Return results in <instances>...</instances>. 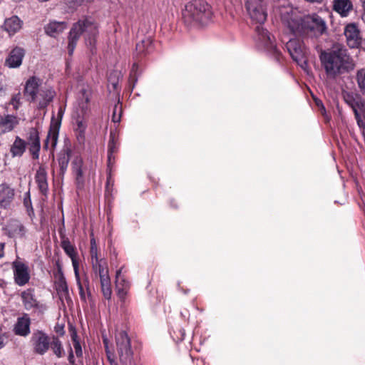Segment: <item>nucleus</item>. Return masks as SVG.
Returning <instances> with one entry per match:
<instances>
[{"label": "nucleus", "instance_id": "50", "mask_svg": "<svg viewBox=\"0 0 365 365\" xmlns=\"http://www.w3.org/2000/svg\"><path fill=\"white\" fill-rule=\"evenodd\" d=\"M351 107H352L353 111L354 113L355 119H356V123H357L358 120H361V115H360V114L358 112L356 106H355L354 104H351Z\"/></svg>", "mask_w": 365, "mask_h": 365}, {"label": "nucleus", "instance_id": "48", "mask_svg": "<svg viewBox=\"0 0 365 365\" xmlns=\"http://www.w3.org/2000/svg\"><path fill=\"white\" fill-rule=\"evenodd\" d=\"M106 353L110 365H118V361L115 358L114 354L110 350H107Z\"/></svg>", "mask_w": 365, "mask_h": 365}, {"label": "nucleus", "instance_id": "46", "mask_svg": "<svg viewBox=\"0 0 365 365\" xmlns=\"http://www.w3.org/2000/svg\"><path fill=\"white\" fill-rule=\"evenodd\" d=\"M108 169L110 170L111 167ZM113 186V180H112L110 172L107 176L106 185V194L112 191Z\"/></svg>", "mask_w": 365, "mask_h": 365}, {"label": "nucleus", "instance_id": "2", "mask_svg": "<svg viewBox=\"0 0 365 365\" xmlns=\"http://www.w3.org/2000/svg\"><path fill=\"white\" fill-rule=\"evenodd\" d=\"M319 59L327 75L331 78L347 71L351 61L347 48L341 44L334 45L329 51L322 50Z\"/></svg>", "mask_w": 365, "mask_h": 365}, {"label": "nucleus", "instance_id": "47", "mask_svg": "<svg viewBox=\"0 0 365 365\" xmlns=\"http://www.w3.org/2000/svg\"><path fill=\"white\" fill-rule=\"evenodd\" d=\"M91 0H69L68 4L69 7L72 9H76L78 6L82 5L84 3L89 2Z\"/></svg>", "mask_w": 365, "mask_h": 365}, {"label": "nucleus", "instance_id": "42", "mask_svg": "<svg viewBox=\"0 0 365 365\" xmlns=\"http://www.w3.org/2000/svg\"><path fill=\"white\" fill-rule=\"evenodd\" d=\"M23 203H24V207L26 209V212H27L28 215L30 217L34 215V208L32 206V202H31V195H30L29 191L26 192L24 194Z\"/></svg>", "mask_w": 365, "mask_h": 365}, {"label": "nucleus", "instance_id": "38", "mask_svg": "<svg viewBox=\"0 0 365 365\" xmlns=\"http://www.w3.org/2000/svg\"><path fill=\"white\" fill-rule=\"evenodd\" d=\"M122 271H123V267H120V269H118L115 273V287H116L118 295L120 298H123L125 296L126 289L128 288V287L120 286V273L122 272Z\"/></svg>", "mask_w": 365, "mask_h": 365}, {"label": "nucleus", "instance_id": "49", "mask_svg": "<svg viewBox=\"0 0 365 365\" xmlns=\"http://www.w3.org/2000/svg\"><path fill=\"white\" fill-rule=\"evenodd\" d=\"M54 331L58 335L63 336L65 334L64 325L57 323L54 327Z\"/></svg>", "mask_w": 365, "mask_h": 365}, {"label": "nucleus", "instance_id": "16", "mask_svg": "<svg viewBox=\"0 0 365 365\" xmlns=\"http://www.w3.org/2000/svg\"><path fill=\"white\" fill-rule=\"evenodd\" d=\"M34 351L43 355L49 349L50 341L48 336L43 331H37L32 337Z\"/></svg>", "mask_w": 365, "mask_h": 365}, {"label": "nucleus", "instance_id": "37", "mask_svg": "<svg viewBox=\"0 0 365 365\" xmlns=\"http://www.w3.org/2000/svg\"><path fill=\"white\" fill-rule=\"evenodd\" d=\"M51 349H52L54 354L58 357L61 358L63 356V349L62 346L61 341L57 336H53L52 341L50 342Z\"/></svg>", "mask_w": 365, "mask_h": 365}, {"label": "nucleus", "instance_id": "43", "mask_svg": "<svg viewBox=\"0 0 365 365\" xmlns=\"http://www.w3.org/2000/svg\"><path fill=\"white\" fill-rule=\"evenodd\" d=\"M75 278H76V283H77V285H78V289H79L80 298H81V301H83L84 302H86V293L84 292V289H83V284H82V283L81 282L79 271L78 272V274L75 275Z\"/></svg>", "mask_w": 365, "mask_h": 365}, {"label": "nucleus", "instance_id": "62", "mask_svg": "<svg viewBox=\"0 0 365 365\" xmlns=\"http://www.w3.org/2000/svg\"><path fill=\"white\" fill-rule=\"evenodd\" d=\"M320 103H321V105H322V108H323L324 110H325V108H324V105L322 104V102H320Z\"/></svg>", "mask_w": 365, "mask_h": 365}, {"label": "nucleus", "instance_id": "20", "mask_svg": "<svg viewBox=\"0 0 365 365\" xmlns=\"http://www.w3.org/2000/svg\"><path fill=\"white\" fill-rule=\"evenodd\" d=\"M14 190L6 183L0 184V207L7 209L14 198Z\"/></svg>", "mask_w": 365, "mask_h": 365}, {"label": "nucleus", "instance_id": "6", "mask_svg": "<svg viewBox=\"0 0 365 365\" xmlns=\"http://www.w3.org/2000/svg\"><path fill=\"white\" fill-rule=\"evenodd\" d=\"M115 343L121 364L131 365L133 353L131 349L130 339L125 331L120 330L116 331Z\"/></svg>", "mask_w": 365, "mask_h": 365}, {"label": "nucleus", "instance_id": "59", "mask_svg": "<svg viewBox=\"0 0 365 365\" xmlns=\"http://www.w3.org/2000/svg\"><path fill=\"white\" fill-rule=\"evenodd\" d=\"M363 9H364V13L361 16V19H362L363 21L365 23V6L363 7Z\"/></svg>", "mask_w": 365, "mask_h": 365}, {"label": "nucleus", "instance_id": "21", "mask_svg": "<svg viewBox=\"0 0 365 365\" xmlns=\"http://www.w3.org/2000/svg\"><path fill=\"white\" fill-rule=\"evenodd\" d=\"M35 180L41 194L47 197L48 194V175L44 167L40 166L36 170Z\"/></svg>", "mask_w": 365, "mask_h": 365}, {"label": "nucleus", "instance_id": "3", "mask_svg": "<svg viewBox=\"0 0 365 365\" xmlns=\"http://www.w3.org/2000/svg\"><path fill=\"white\" fill-rule=\"evenodd\" d=\"M98 26L91 18L79 19L74 23L68 36V53L70 56L73 54L77 43L81 35L84 34L87 46L92 50L96 47L98 36Z\"/></svg>", "mask_w": 365, "mask_h": 365}, {"label": "nucleus", "instance_id": "63", "mask_svg": "<svg viewBox=\"0 0 365 365\" xmlns=\"http://www.w3.org/2000/svg\"><path fill=\"white\" fill-rule=\"evenodd\" d=\"M357 107H359V103H356Z\"/></svg>", "mask_w": 365, "mask_h": 365}, {"label": "nucleus", "instance_id": "12", "mask_svg": "<svg viewBox=\"0 0 365 365\" xmlns=\"http://www.w3.org/2000/svg\"><path fill=\"white\" fill-rule=\"evenodd\" d=\"M153 42L150 38H145L138 42L135 46V51L133 53L135 62L133 63L132 73L138 69V63L141 59L153 51Z\"/></svg>", "mask_w": 365, "mask_h": 365}, {"label": "nucleus", "instance_id": "19", "mask_svg": "<svg viewBox=\"0 0 365 365\" xmlns=\"http://www.w3.org/2000/svg\"><path fill=\"white\" fill-rule=\"evenodd\" d=\"M31 319L28 314L18 317L14 327V332L17 336H27L31 332Z\"/></svg>", "mask_w": 365, "mask_h": 365}, {"label": "nucleus", "instance_id": "54", "mask_svg": "<svg viewBox=\"0 0 365 365\" xmlns=\"http://www.w3.org/2000/svg\"><path fill=\"white\" fill-rule=\"evenodd\" d=\"M4 242H0V259L4 256Z\"/></svg>", "mask_w": 365, "mask_h": 365}, {"label": "nucleus", "instance_id": "41", "mask_svg": "<svg viewBox=\"0 0 365 365\" xmlns=\"http://www.w3.org/2000/svg\"><path fill=\"white\" fill-rule=\"evenodd\" d=\"M87 128V121L83 115H78L76 118L75 132L86 133Z\"/></svg>", "mask_w": 365, "mask_h": 365}, {"label": "nucleus", "instance_id": "58", "mask_svg": "<svg viewBox=\"0 0 365 365\" xmlns=\"http://www.w3.org/2000/svg\"><path fill=\"white\" fill-rule=\"evenodd\" d=\"M86 283H87V287H86L87 293L90 296L91 295V292H90V289H89V287H88V279H86Z\"/></svg>", "mask_w": 365, "mask_h": 365}, {"label": "nucleus", "instance_id": "33", "mask_svg": "<svg viewBox=\"0 0 365 365\" xmlns=\"http://www.w3.org/2000/svg\"><path fill=\"white\" fill-rule=\"evenodd\" d=\"M101 292L106 299H110L112 296V289L110 276L100 279Z\"/></svg>", "mask_w": 365, "mask_h": 365}, {"label": "nucleus", "instance_id": "27", "mask_svg": "<svg viewBox=\"0 0 365 365\" xmlns=\"http://www.w3.org/2000/svg\"><path fill=\"white\" fill-rule=\"evenodd\" d=\"M56 267L57 268V273L55 274V277H58L57 291L61 292L65 296L68 295V287L63 274L61 264L58 260L56 262Z\"/></svg>", "mask_w": 365, "mask_h": 365}, {"label": "nucleus", "instance_id": "34", "mask_svg": "<svg viewBox=\"0 0 365 365\" xmlns=\"http://www.w3.org/2000/svg\"><path fill=\"white\" fill-rule=\"evenodd\" d=\"M70 333H71V339H72V341L73 344V347L75 349L76 354L77 357H81L83 355L81 345L78 339V335H77L76 329L71 326L70 328Z\"/></svg>", "mask_w": 365, "mask_h": 365}, {"label": "nucleus", "instance_id": "23", "mask_svg": "<svg viewBox=\"0 0 365 365\" xmlns=\"http://www.w3.org/2000/svg\"><path fill=\"white\" fill-rule=\"evenodd\" d=\"M40 96L37 108L38 110L46 109L53 101L56 96V91L52 88H41L38 93Z\"/></svg>", "mask_w": 365, "mask_h": 365}, {"label": "nucleus", "instance_id": "28", "mask_svg": "<svg viewBox=\"0 0 365 365\" xmlns=\"http://www.w3.org/2000/svg\"><path fill=\"white\" fill-rule=\"evenodd\" d=\"M333 9L341 17H346L353 9L351 0H334Z\"/></svg>", "mask_w": 365, "mask_h": 365}, {"label": "nucleus", "instance_id": "5", "mask_svg": "<svg viewBox=\"0 0 365 365\" xmlns=\"http://www.w3.org/2000/svg\"><path fill=\"white\" fill-rule=\"evenodd\" d=\"M254 40L259 49L267 51L277 62L281 61L282 53L277 48L274 41L272 39L271 34L264 28L263 24H258L256 26Z\"/></svg>", "mask_w": 365, "mask_h": 365}, {"label": "nucleus", "instance_id": "13", "mask_svg": "<svg viewBox=\"0 0 365 365\" xmlns=\"http://www.w3.org/2000/svg\"><path fill=\"white\" fill-rule=\"evenodd\" d=\"M41 84L42 80L36 76H32L26 80L23 93L27 101L30 103L36 101Z\"/></svg>", "mask_w": 365, "mask_h": 365}, {"label": "nucleus", "instance_id": "55", "mask_svg": "<svg viewBox=\"0 0 365 365\" xmlns=\"http://www.w3.org/2000/svg\"><path fill=\"white\" fill-rule=\"evenodd\" d=\"M103 342L104 344L105 351H107V350H110L108 346V339L106 337H103Z\"/></svg>", "mask_w": 365, "mask_h": 365}, {"label": "nucleus", "instance_id": "35", "mask_svg": "<svg viewBox=\"0 0 365 365\" xmlns=\"http://www.w3.org/2000/svg\"><path fill=\"white\" fill-rule=\"evenodd\" d=\"M120 74V73L117 71H113L110 72V73L109 74L108 78V88L109 90V92H111L110 87L112 88L113 91L118 90Z\"/></svg>", "mask_w": 365, "mask_h": 365}, {"label": "nucleus", "instance_id": "52", "mask_svg": "<svg viewBox=\"0 0 365 365\" xmlns=\"http://www.w3.org/2000/svg\"><path fill=\"white\" fill-rule=\"evenodd\" d=\"M121 274H122V272L120 273V287H129V282L123 277Z\"/></svg>", "mask_w": 365, "mask_h": 365}, {"label": "nucleus", "instance_id": "40", "mask_svg": "<svg viewBox=\"0 0 365 365\" xmlns=\"http://www.w3.org/2000/svg\"><path fill=\"white\" fill-rule=\"evenodd\" d=\"M121 115H122V106L120 103V100L118 101V103L115 104L113 109V113H112V118L111 120L115 123H118L120 122L121 120Z\"/></svg>", "mask_w": 365, "mask_h": 365}, {"label": "nucleus", "instance_id": "39", "mask_svg": "<svg viewBox=\"0 0 365 365\" xmlns=\"http://www.w3.org/2000/svg\"><path fill=\"white\" fill-rule=\"evenodd\" d=\"M356 80L360 91L365 93V68L359 69L356 71Z\"/></svg>", "mask_w": 365, "mask_h": 365}, {"label": "nucleus", "instance_id": "17", "mask_svg": "<svg viewBox=\"0 0 365 365\" xmlns=\"http://www.w3.org/2000/svg\"><path fill=\"white\" fill-rule=\"evenodd\" d=\"M83 166V158L79 155L75 156L71 162V170L75 176L76 185L78 190L82 189L84 187L85 180Z\"/></svg>", "mask_w": 365, "mask_h": 365}, {"label": "nucleus", "instance_id": "4", "mask_svg": "<svg viewBox=\"0 0 365 365\" xmlns=\"http://www.w3.org/2000/svg\"><path fill=\"white\" fill-rule=\"evenodd\" d=\"M212 6L203 0H192L185 5L182 10L184 24L189 27L204 26L212 21Z\"/></svg>", "mask_w": 365, "mask_h": 365}, {"label": "nucleus", "instance_id": "53", "mask_svg": "<svg viewBox=\"0 0 365 365\" xmlns=\"http://www.w3.org/2000/svg\"><path fill=\"white\" fill-rule=\"evenodd\" d=\"M5 339L6 337L4 334L0 333V349L3 348L5 346Z\"/></svg>", "mask_w": 365, "mask_h": 365}, {"label": "nucleus", "instance_id": "45", "mask_svg": "<svg viewBox=\"0 0 365 365\" xmlns=\"http://www.w3.org/2000/svg\"><path fill=\"white\" fill-rule=\"evenodd\" d=\"M21 95L20 92L12 96L11 99V104L13 106L15 110H17L21 105Z\"/></svg>", "mask_w": 365, "mask_h": 365}, {"label": "nucleus", "instance_id": "29", "mask_svg": "<svg viewBox=\"0 0 365 365\" xmlns=\"http://www.w3.org/2000/svg\"><path fill=\"white\" fill-rule=\"evenodd\" d=\"M7 230L10 237H23L26 232L24 225L18 220H11L7 225Z\"/></svg>", "mask_w": 365, "mask_h": 365}, {"label": "nucleus", "instance_id": "36", "mask_svg": "<svg viewBox=\"0 0 365 365\" xmlns=\"http://www.w3.org/2000/svg\"><path fill=\"white\" fill-rule=\"evenodd\" d=\"M80 93L82 98L81 108L83 114H85L88 110V105L91 101V91L83 88L81 89Z\"/></svg>", "mask_w": 365, "mask_h": 365}, {"label": "nucleus", "instance_id": "26", "mask_svg": "<svg viewBox=\"0 0 365 365\" xmlns=\"http://www.w3.org/2000/svg\"><path fill=\"white\" fill-rule=\"evenodd\" d=\"M21 297L24 308L26 310H31V309L38 307V302L35 297L34 289H28L22 292L21 294Z\"/></svg>", "mask_w": 365, "mask_h": 365}, {"label": "nucleus", "instance_id": "7", "mask_svg": "<svg viewBox=\"0 0 365 365\" xmlns=\"http://www.w3.org/2000/svg\"><path fill=\"white\" fill-rule=\"evenodd\" d=\"M245 6L252 22L263 24L267 20L264 0H245Z\"/></svg>", "mask_w": 365, "mask_h": 365}, {"label": "nucleus", "instance_id": "30", "mask_svg": "<svg viewBox=\"0 0 365 365\" xmlns=\"http://www.w3.org/2000/svg\"><path fill=\"white\" fill-rule=\"evenodd\" d=\"M22 24V21L17 16H13L5 20L4 28L11 36L16 34L21 29Z\"/></svg>", "mask_w": 365, "mask_h": 365}, {"label": "nucleus", "instance_id": "57", "mask_svg": "<svg viewBox=\"0 0 365 365\" xmlns=\"http://www.w3.org/2000/svg\"><path fill=\"white\" fill-rule=\"evenodd\" d=\"M68 361L71 364H73L74 362V356L72 350H71V352L69 354Z\"/></svg>", "mask_w": 365, "mask_h": 365}, {"label": "nucleus", "instance_id": "24", "mask_svg": "<svg viewBox=\"0 0 365 365\" xmlns=\"http://www.w3.org/2000/svg\"><path fill=\"white\" fill-rule=\"evenodd\" d=\"M67 24L65 21H50L45 25L44 31L51 37H56L66 29Z\"/></svg>", "mask_w": 365, "mask_h": 365}, {"label": "nucleus", "instance_id": "10", "mask_svg": "<svg viewBox=\"0 0 365 365\" xmlns=\"http://www.w3.org/2000/svg\"><path fill=\"white\" fill-rule=\"evenodd\" d=\"M344 35L349 48H359L362 46L363 38L359 25L356 23H349L344 28Z\"/></svg>", "mask_w": 365, "mask_h": 365}, {"label": "nucleus", "instance_id": "15", "mask_svg": "<svg viewBox=\"0 0 365 365\" xmlns=\"http://www.w3.org/2000/svg\"><path fill=\"white\" fill-rule=\"evenodd\" d=\"M26 51L20 46H15L9 53L5 59L4 65L9 68H19L25 56Z\"/></svg>", "mask_w": 365, "mask_h": 365}, {"label": "nucleus", "instance_id": "25", "mask_svg": "<svg viewBox=\"0 0 365 365\" xmlns=\"http://www.w3.org/2000/svg\"><path fill=\"white\" fill-rule=\"evenodd\" d=\"M119 143L115 134L110 132L108 143V168H110L115 162L114 154L118 152Z\"/></svg>", "mask_w": 365, "mask_h": 365}, {"label": "nucleus", "instance_id": "9", "mask_svg": "<svg viewBox=\"0 0 365 365\" xmlns=\"http://www.w3.org/2000/svg\"><path fill=\"white\" fill-rule=\"evenodd\" d=\"M65 107L60 106L58 110L57 116L53 115L49 127V130L46 139L44 142V148H48V142L51 140V147L55 148L57 145L59 130L61 125L62 119L65 113Z\"/></svg>", "mask_w": 365, "mask_h": 365}, {"label": "nucleus", "instance_id": "31", "mask_svg": "<svg viewBox=\"0 0 365 365\" xmlns=\"http://www.w3.org/2000/svg\"><path fill=\"white\" fill-rule=\"evenodd\" d=\"M18 124L17 118L12 115H6L0 120V133L11 131Z\"/></svg>", "mask_w": 365, "mask_h": 365}, {"label": "nucleus", "instance_id": "51", "mask_svg": "<svg viewBox=\"0 0 365 365\" xmlns=\"http://www.w3.org/2000/svg\"><path fill=\"white\" fill-rule=\"evenodd\" d=\"M76 138L79 143L83 142L85 140V133H81V132H76Z\"/></svg>", "mask_w": 365, "mask_h": 365}, {"label": "nucleus", "instance_id": "56", "mask_svg": "<svg viewBox=\"0 0 365 365\" xmlns=\"http://www.w3.org/2000/svg\"><path fill=\"white\" fill-rule=\"evenodd\" d=\"M356 123L360 128H362L364 130H365V123L362 120H358Z\"/></svg>", "mask_w": 365, "mask_h": 365}, {"label": "nucleus", "instance_id": "1", "mask_svg": "<svg viewBox=\"0 0 365 365\" xmlns=\"http://www.w3.org/2000/svg\"><path fill=\"white\" fill-rule=\"evenodd\" d=\"M287 26L298 38H290L286 43V48L292 58L304 71H307L310 48L318 47V38L327 30L326 21L318 14H312L303 17L290 18Z\"/></svg>", "mask_w": 365, "mask_h": 365}, {"label": "nucleus", "instance_id": "22", "mask_svg": "<svg viewBox=\"0 0 365 365\" xmlns=\"http://www.w3.org/2000/svg\"><path fill=\"white\" fill-rule=\"evenodd\" d=\"M61 245L65 253L71 258L74 274L77 275L79 271V262L77 259V252L75 247L71 245L68 238L62 240Z\"/></svg>", "mask_w": 365, "mask_h": 365}, {"label": "nucleus", "instance_id": "11", "mask_svg": "<svg viewBox=\"0 0 365 365\" xmlns=\"http://www.w3.org/2000/svg\"><path fill=\"white\" fill-rule=\"evenodd\" d=\"M11 269L14 274V280L16 284L22 287L30 280L29 266L21 261L19 257L11 263Z\"/></svg>", "mask_w": 365, "mask_h": 365}, {"label": "nucleus", "instance_id": "18", "mask_svg": "<svg viewBox=\"0 0 365 365\" xmlns=\"http://www.w3.org/2000/svg\"><path fill=\"white\" fill-rule=\"evenodd\" d=\"M27 144L29 145V151L34 160H37L39 158V152L41 149V143L39 133L36 128H31L29 129L28 142Z\"/></svg>", "mask_w": 365, "mask_h": 365}, {"label": "nucleus", "instance_id": "8", "mask_svg": "<svg viewBox=\"0 0 365 365\" xmlns=\"http://www.w3.org/2000/svg\"><path fill=\"white\" fill-rule=\"evenodd\" d=\"M90 244V255L93 272L99 276L100 279L103 278V276L108 277L107 261L105 258L98 257V247L93 237L91 238Z\"/></svg>", "mask_w": 365, "mask_h": 365}, {"label": "nucleus", "instance_id": "14", "mask_svg": "<svg viewBox=\"0 0 365 365\" xmlns=\"http://www.w3.org/2000/svg\"><path fill=\"white\" fill-rule=\"evenodd\" d=\"M71 153V144L67 139L64 141V145L62 149L57 155V161L59 165V174L62 176H63L67 171Z\"/></svg>", "mask_w": 365, "mask_h": 365}, {"label": "nucleus", "instance_id": "44", "mask_svg": "<svg viewBox=\"0 0 365 365\" xmlns=\"http://www.w3.org/2000/svg\"><path fill=\"white\" fill-rule=\"evenodd\" d=\"M173 334L172 337L176 342L182 341L185 336V331L184 329L179 327L177 331H173Z\"/></svg>", "mask_w": 365, "mask_h": 365}, {"label": "nucleus", "instance_id": "60", "mask_svg": "<svg viewBox=\"0 0 365 365\" xmlns=\"http://www.w3.org/2000/svg\"><path fill=\"white\" fill-rule=\"evenodd\" d=\"M362 7H365V0H360Z\"/></svg>", "mask_w": 365, "mask_h": 365}, {"label": "nucleus", "instance_id": "32", "mask_svg": "<svg viewBox=\"0 0 365 365\" xmlns=\"http://www.w3.org/2000/svg\"><path fill=\"white\" fill-rule=\"evenodd\" d=\"M26 141L21 139L19 136H16L10 148L12 157H21L26 151Z\"/></svg>", "mask_w": 365, "mask_h": 365}, {"label": "nucleus", "instance_id": "61", "mask_svg": "<svg viewBox=\"0 0 365 365\" xmlns=\"http://www.w3.org/2000/svg\"><path fill=\"white\" fill-rule=\"evenodd\" d=\"M170 205H171L172 207H177L173 204V200H171V202H170Z\"/></svg>", "mask_w": 365, "mask_h": 365}]
</instances>
